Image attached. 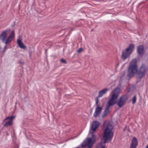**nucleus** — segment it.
<instances>
[{
  "label": "nucleus",
  "mask_w": 148,
  "mask_h": 148,
  "mask_svg": "<svg viewBox=\"0 0 148 148\" xmlns=\"http://www.w3.org/2000/svg\"><path fill=\"white\" fill-rule=\"evenodd\" d=\"M137 144L136 138L135 137H134L132 139L130 148H135L137 146Z\"/></svg>",
  "instance_id": "f8f14e48"
},
{
  "label": "nucleus",
  "mask_w": 148,
  "mask_h": 148,
  "mask_svg": "<svg viewBox=\"0 0 148 148\" xmlns=\"http://www.w3.org/2000/svg\"><path fill=\"white\" fill-rule=\"evenodd\" d=\"M146 148H148V145H147V146H146Z\"/></svg>",
  "instance_id": "aec40b11"
},
{
  "label": "nucleus",
  "mask_w": 148,
  "mask_h": 148,
  "mask_svg": "<svg viewBox=\"0 0 148 148\" xmlns=\"http://www.w3.org/2000/svg\"><path fill=\"white\" fill-rule=\"evenodd\" d=\"M17 43L19 47L22 49H25L26 48V47L25 46L22 42L20 38L17 39Z\"/></svg>",
  "instance_id": "4468645a"
},
{
  "label": "nucleus",
  "mask_w": 148,
  "mask_h": 148,
  "mask_svg": "<svg viewBox=\"0 0 148 148\" xmlns=\"http://www.w3.org/2000/svg\"><path fill=\"white\" fill-rule=\"evenodd\" d=\"M138 53L140 55H142L144 53V47L143 45H139L137 49Z\"/></svg>",
  "instance_id": "9b49d317"
},
{
  "label": "nucleus",
  "mask_w": 148,
  "mask_h": 148,
  "mask_svg": "<svg viewBox=\"0 0 148 148\" xmlns=\"http://www.w3.org/2000/svg\"><path fill=\"white\" fill-rule=\"evenodd\" d=\"M83 51V49L82 48H79L77 50V52L78 53H79Z\"/></svg>",
  "instance_id": "a211bd4d"
},
{
  "label": "nucleus",
  "mask_w": 148,
  "mask_h": 148,
  "mask_svg": "<svg viewBox=\"0 0 148 148\" xmlns=\"http://www.w3.org/2000/svg\"><path fill=\"white\" fill-rule=\"evenodd\" d=\"M99 123L97 121H95L93 122L92 125V130L95 132L99 125Z\"/></svg>",
  "instance_id": "9d476101"
},
{
  "label": "nucleus",
  "mask_w": 148,
  "mask_h": 148,
  "mask_svg": "<svg viewBox=\"0 0 148 148\" xmlns=\"http://www.w3.org/2000/svg\"><path fill=\"white\" fill-rule=\"evenodd\" d=\"M97 148H105V145L102 142H101L99 143Z\"/></svg>",
  "instance_id": "2eb2a0df"
},
{
  "label": "nucleus",
  "mask_w": 148,
  "mask_h": 148,
  "mask_svg": "<svg viewBox=\"0 0 148 148\" xmlns=\"http://www.w3.org/2000/svg\"><path fill=\"white\" fill-rule=\"evenodd\" d=\"M61 62H62V63H66V61L65 60H64L62 59H61Z\"/></svg>",
  "instance_id": "6ab92c4d"
},
{
  "label": "nucleus",
  "mask_w": 148,
  "mask_h": 148,
  "mask_svg": "<svg viewBox=\"0 0 148 148\" xmlns=\"http://www.w3.org/2000/svg\"><path fill=\"white\" fill-rule=\"evenodd\" d=\"M138 66L136 59L132 60L130 63L127 69V76L129 78L133 77L136 73L139 79L142 78L145 76L147 69L144 64H143L138 71Z\"/></svg>",
  "instance_id": "f257e3e1"
},
{
  "label": "nucleus",
  "mask_w": 148,
  "mask_h": 148,
  "mask_svg": "<svg viewBox=\"0 0 148 148\" xmlns=\"http://www.w3.org/2000/svg\"><path fill=\"white\" fill-rule=\"evenodd\" d=\"M8 32V31L6 30L3 32L0 35V40H2V42L5 43L6 45L8 44L11 42L14 36V32L13 31L6 40Z\"/></svg>",
  "instance_id": "20e7f679"
},
{
  "label": "nucleus",
  "mask_w": 148,
  "mask_h": 148,
  "mask_svg": "<svg viewBox=\"0 0 148 148\" xmlns=\"http://www.w3.org/2000/svg\"><path fill=\"white\" fill-rule=\"evenodd\" d=\"M102 110V108L101 107H97L96 108L95 112L94 113V116L95 117H97L100 114Z\"/></svg>",
  "instance_id": "1a4fd4ad"
},
{
  "label": "nucleus",
  "mask_w": 148,
  "mask_h": 148,
  "mask_svg": "<svg viewBox=\"0 0 148 148\" xmlns=\"http://www.w3.org/2000/svg\"><path fill=\"white\" fill-rule=\"evenodd\" d=\"M120 91V89L118 88L114 89L112 91V97L108 102L103 112V117L106 116L110 113V109L111 107L116 103V100L119 96Z\"/></svg>",
  "instance_id": "7ed1b4c3"
},
{
  "label": "nucleus",
  "mask_w": 148,
  "mask_h": 148,
  "mask_svg": "<svg viewBox=\"0 0 148 148\" xmlns=\"http://www.w3.org/2000/svg\"><path fill=\"white\" fill-rule=\"evenodd\" d=\"M102 128L104 130L102 139L104 140L103 143L105 144L112 139L114 134L113 127L110 122L105 121L103 123Z\"/></svg>",
  "instance_id": "f03ea898"
},
{
  "label": "nucleus",
  "mask_w": 148,
  "mask_h": 148,
  "mask_svg": "<svg viewBox=\"0 0 148 148\" xmlns=\"http://www.w3.org/2000/svg\"><path fill=\"white\" fill-rule=\"evenodd\" d=\"M14 117V116H12L10 117H8L5 119L4 120V121H5L6 120H9V121H8L5 122L4 126L5 127H7L8 126L11 125L12 123V120L13 119Z\"/></svg>",
  "instance_id": "6e6552de"
},
{
  "label": "nucleus",
  "mask_w": 148,
  "mask_h": 148,
  "mask_svg": "<svg viewBox=\"0 0 148 148\" xmlns=\"http://www.w3.org/2000/svg\"><path fill=\"white\" fill-rule=\"evenodd\" d=\"M108 90V88H105L99 91L97 97L100 98L102 97L104 95L106 94Z\"/></svg>",
  "instance_id": "ddd939ff"
},
{
  "label": "nucleus",
  "mask_w": 148,
  "mask_h": 148,
  "mask_svg": "<svg viewBox=\"0 0 148 148\" xmlns=\"http://www.w3.org/2000/svg\"><path fill=\"white\" fill-rule=\"evenodd\" d=\"M95 136L92 134V138H87L82 144L84 147H87L88 148H91L95 142Z\"/></svg>",
  "instance_id": "423d86ee"
},
{
  "label": "nucleus",
  "mask_w": 148,
  "mask_h": 148,
  "mask_svg": "<svg viewBox=\"0 0 148 148\" xmlns=\"http://www.w3.org/2000/svg\"><path fill=\"white\" fill-rule=\"evenodd\" d=\"M136 96H134L133 98H132V103L134 104L135 103L136 101Z\"/></svg>",
  "instance_id": "f3484780"
},
{
  "label": "nucleus",
  "mask_w": 148,
  "mask_h": 148,
  "mask_svg": "<svg viewBox=\"0 0 148 148\" xmlns=\"http://www.w3.org/2000/svg\"><path fill=\"white\" fill-rule=\"evenodd\" d=\"M99 97H97L95 99V101H96L95 104L97 107H99V105L98 104V103L99 102Z\"/></svg>",
  "instance_id": "dca6fc26"
},
{
  "label": "nucleus",
  "mask_w": 148,
  "mask_h": 148,
  "mask_svg": "<svg viewBox=\"0 0 148 148\" xmlns=\"http://www.w3.org/2000/svg\"><path fill=\"white\" fill-rule=\"evenodd\" d=\"M134 48V44H130L127 48L125 50L122 51V58L123 60H125L130 56Z\"/></svg>",
  "instance_id": "39448f33"
},
{
  "label": "nucleus",
  "mask_w": 148,
  "mask_h": 148,
  "mask_svg": "<svg viewBox=\"0 0 148 148\" xmlns=\"http://www.w3.org/2000/svg\"><path fill=\"white\" fill-rule=\"evenodd\" d=\"M127 99V97L126 95H124L121 97L117 103V105L119 107H122L125 103Z\"/></svg>",
  "instance_id": "0eeeda50"
}]
</instances>
